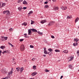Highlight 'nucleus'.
Masks as SVG:
<instances>
[{
    "instance_id": "25",
    "label": "nucleus",
    "mask_w": 79,
    "mask_h": 79,
    "mask_svg": "<svg viewBox=\"0 0 79 79\" xmlns=\"http://www.w3.org/2000/svg\"><path fill=\"white\" fill-rule=\"evenodd\" d=\"M6 53L9 54V53H10V51L7 50L6 51Z\"/></svg>"
},
{
    "instance_id": "47",
    "label": "nucleus",
    "mask_w": 79,
    "mask_h": 79,
    "mask_svg": "<svg viewBox=\"0 0 79 79\" xmlns=\"http://www.w3.org/2000/svg\"><path fill=\"white\" fill-rule=\"evenodd\" d=\"M17 72H19V69H18L17 70Z\"/></svg>"
},
{
    "instance_id": "51",
    "label": "nucleus",
    "mask_w": 79,
    "mask_h": 79,
    "mask_svg": "<svg viewBox=\"0 0 79 79\" xmlns=\"http://www.w3.org/2000/svg\"><path fill=\"white\" fill-rule=\"evenodd\" d=\"M77 54H79V50L77 51Z\"/></svg>"
},
{
    "instance_id": "21",
    "label": "nucleus",
    "mask_w": 79,
    "mask_h": 79,
    "mask_svg": "<svg viewBox=\"0 0 79 79\" xmlns=\"http://www.w3.org/2000/svg\"><path fill=\"white\" fill-rule=\"evenodd\" d=\"M23 4H25V5H27V2L26 1H24L23 2Z\"/></svg>"
},
{
    "instance_id": "10",
    "label": "nucleus",
    "mask_w": 79,
    "mask_h": 79,
    "mask_svg": "<svg viewBox=\"0 0 79 79\" xmlns=\"http://www.w3.org/2000/svg\"><path fill=\"white\" fill-rule=\"evenodd\" d=\"M36 74H37V73L34 72L31 74V76H35Z\"/></svg>"
},
{
    "instance_id": "48",
    "label": "nucleus",
    "mask_w": 79,
    "mask_h": 79,
    "mask_svg": "<svg viewBox=\"0 0 79 79\" xmlns=\"http://www.w3.org/2000/svg\"><path fill=\"white\" fill-rule=\"evenodd\" d=\"M63 76H61L60 77V79H61L62 78H63Z\"/></svg>"
},
{
    "instance_id": "33",
    "label": "nucleus",
    "mask_w": 79,
    "mask_h": 79,
    "mask_svg": "<svg viewBox=\"0 0 79 79\" xmlns=\"http://www.w3.org/2000/svg\"><path fill=\"white\" fill-rule=\"evenodd\" d=\"M27 23L24 22V25L25 26H27Z\"/></svg>"
},
{
    "instance_id": "36",
    "label": "nucleus",
    "mask_w": 79,
    "mask_h": 79,
    "mask_svg": "<svg viewBox=\"0 0 79 79\" xmlns=\"http://www.w3.org/2000/svg\"><path fill=\"white\" fill-rule=\"evenodd\" d=\"M73 58L74 57H73L71 58L69 60V61H72V60H73Z\"/></svg>"
},
{
    "instance_id": "52",
    "label": "nucleus",
    "mask_w": 79,
    "mask_h": 79,
    "mask_svg": "<svg viewBox=\"0 0 79 79\" xmlns=\"http://www.w3.org/2000/svg\"><path fill=\"white\" fill-rule=\"evenodd\" d=\"M33 60H34V61H35V58H33Z\"/></svg>"
},
{
    "instance_id": "40",
    "label": "nucleus",
    "mask_w": 79,
    "mask_h": 79,
    "mask_svg": "<svg viewBox=\"0 0 79 79\" xmlns=\"http://www.w3.org/2000/svg\"><path fill=\"white\" fill-rule=\"evenodd\" d=\"M51 37L52 39H54L55 38V37L53 35H51Z\"/></svg>"
},
{
    "instance_id": "22",
    "label": "nucleus",
    "mask_w": 79,
    "mask_h": 79,
    "mask_svg": "<svg viewBox=\"0 0 79 79\" xmlns=\"http://www.w3.org/2000/svg\"><path fill=\"white\" fill-rule=\"evenodd\" d=\"M48 50L50 52H53V49H51V48H50L48 49Z\"/></svg>"
},
{
    "instance_id": "23",
    "label": "nucleus",
    "mask_w": 79,
    "mask_h": 79,
    "mask_svg": "<svg viewBox=\"0 0 79 79\" xmlns=\"http://www.w3.org/2000/svg\"><path fill=\"white\" fill-rule=\"evenodd\" d=\"M32 13H33V11H32V10H31L28 14V15H30L31 14H32Z\"/></svg>"
},
{
    "instance_id": "60",
    "label": "nucleus",
    "mask_w": 79,
    "mask_h": 79,
    "mask_svg": "<svg viewBox=\"0 0 79 79\" xmlns=\"http://www.w3.org/2000/svg\"><path fill=\"white\" fill-rule=\"evenodd\" d=\"M22 25H24V23L22 24Z\"/></svg>"
},
{
    "instance_id": "37",
    "label": "nucleus",
    "mask_w": 79,
    "mask_h": 79,
    "mask_svg": "<svg viewBox=\"0 0 79 79\" xmlns=\"http://www.w3.org/2000/svg\"><path fill=\"white\" fill-rule=\"evenodd\" d=\"M23 40H24V39H20L19 40L20 42H22V41H23Z\"/></svg>"
},
{
    "instance_id": "19",
    "label": "nucleus",
    "mask_w": 79,
    "mask_h": 79,
    "mask_svg": "<svg viewBox=\"0 0 79 79\" xmlns=\"http://www.w3.org/2000/svg\"><path fill=\"white\" fill-rule=\"evenodd\" d=\"M44 8H49V6L48 5H47L44 6Z\"/></svg>"
},
{
    "instance_id": "62",
    "label": "nucleus",
    "mask_w": 79,
    "mask_h": 79,
    "mask_svg": "<svg viewBox=\"0 0 79 79\" xmlns=\"http://www.w3.org/2000/svg\"><path fill=\"white\" fill-rule=\"evenodd\" d=\"M77 54L78 56H79V53H78V54Z\"/></svg>"
},
{
    "instance_id": "46",
    "label": "nucleus",
    "mask_w": 79,
    "mask_h": 79,
    "mask_svg": "<svg viewBox=\"0 0 79 79\" xmlns=\"http://www.w3.org/2000/svg\"><path fill=\"white\" fill-rule=\"evenodd\" d=\"M44 4H47L48 3V2H44Z\"/></svg>"
},
{
    "instance_id": "15",
    "label": "nucleus",
    "mask_w": 79,
    "mask_h": 79,
    "mask_svg": "<svg viewBox=\"0 0 79 79\" xmlns=\"http://www.w3.org/2000/svg\"><path fill=\"white\" fill-rule=\"evenodd\" d=\"M74 41L76 42H77L79 40V39L77 38H76V39L75 38L74 39Z\"/></svg>"
},
{
    "instance_id": "41",
    "label": "nucleus",
    "mask_w": 79,
    "mask_h": 79,
    "mask_svg": "<svg viewBox=\"0 0 79 79\" xmlns=\"http://www.w3.org/2000/svg\"><path fill=\"white\" fill-rule=\"evenodd\" d=\"M23 10H26V9H27V7H23Z\"/></svg>"
},
{
    "instance_id": "45",
    "label": "nucleus",
    "mask_w": 79,
    "mask_h": 79,
    "mask_svg": "<svg viewBox=\"0 0 79 79\" xmlns=\"http://www.w3.org/2000/svg\"><path fill=\"white\" fill-rule=\"evenodd\" d=\"M44 51L47 50L46 49V48H45V47H44Z\"/></svg>"
},
{
    "instance_id": "43",
    "label": "nucleus",
    "mask_w": 79,
    "mask_h": 79,
    "mask_svg": "<svg viewBox=\"0 0 79 79\" xmlns=\"http://www.w3.org/2000/svg\"><path fill=\"white\" fill-rule=\"evenodd\" d=\"M6 53V51H5L2 52V54H4V53Z\"/></svg>"
},
{
    "instance_id": "3",
    "label": "nucleus",
    "mask_w": 79,
    "mask_h": 79,
    "mask_svg": "<svg viewBox=\"0 0 79 79\" xmlns=\"http://www.w3.org/2000/svg\"><path fill=\"white\" fill-rule=\"evenodd\" d=\"M13 68H12L11 69V71L10 72H8V76H10V75L11 76L12 75V73H13Z\"/></svg>"
},
{
    "instance_id": "38",
    "label": "nucleus",
    "mask_w": 79,
    "mask_h": 79,
    "mask_svg": "<svg viewBox=\"0 0 79 79\" xmlns=\"http://www.w3.org/2000/svg\"><path fill=\"white\" fill-rule=\"evenodd\" d=\"M45 72H46V73H47V72H49V70L46 69L45 70Z\"/></svg>"
},
{
    "instance_id": "49",
    "label": "nucleus",
    "mask_w": 79,
    "mask_h": 79,
    "mask_svg": "<svg viewBox=\"0 0 79 79\" xmlns=\"http://www.w3.org/2000/svg\"><path fill=\"white\" fill-rule=\"evenodd\" d=\"M75 44L76 45V46H77V45H78V43H77V42H76V44Z\"/></svg>"
},
{
    "instance_id": "2",
    "label": "nucleus",
    "mask_w": 79,
    "mask_h": 79,
    "mask_svg": "<svg viewBox=\"0 0 79 79\" xmlns=\"http://www.w3.org/2000/svg\"><path fill=\"white\" fill-rule=\"evenodd\" d=\"M1 72L2 74H6L8 73L7 70L5 69H3L1 70Z\"/></svg>"
},
{
    "instance_id": "31",
    "label": "nucleus",
    "mask_w": 79,
    "mask_h": 79,
    "mask_svg": "<svg viewBox=\"0 0 79 79\" xmlns=\"http://www.w3.org/2000/svg\"><path fill=\"white\" fill-rule=\"evenodd\" d=\"M44 54L47 55V50L44 51Z\"/></svg>"
},
{
    "instance_id": "63",
    "label": "nucleus",
    "mask_w": 79,
    "mask_h": 79,
    "mask_svg": "<svg viewBox=\"0 0 79 79\" xmlns=\"http://www.w3.org/2000/svg\"><path fill=\"white\" fill-rule=\"evenodd\" d=\"M5 1L6 2H8V0H5Z\"/></svg>"
},
{
    "instance_id": "28",
    "label": "nucleus",
    "mask_w": 79,
    "mask_h": 79,
    "mask_svg": "<svg viewBox=\"0 0 79 79\" xmlns=\"http://www.w3.org/2000/svg\"><path fill=\"white\" fill-rule=\"evenodd\" d=\"M69 68H70V69H72V68H73V67H72V66H71V65H69Z\"/></svg>"
},
{
    "instance_id": "16",
    "label": "nucleus",
    "mask_w": 79,
    "mask_h": 79,
    "mask_svg": "<svg viewBox=\"0 0 79 79\" xmlns=\"http://www.w3.org/2000/svg\"><path fill=\"white\" fill-rule=\"evenodd\" d=\"M2 39H4L6 40H7V39H8L7 37H4V36H2Z\"/></svg>"
},
{
    "instance_id": "54",
    "label": "nucleus",
    "mask_w": 79,
    "mask_h": 79,
    "mask_svg": "<svg viewBox=\"0 0 79 79\" xmlns=\"http://www.w3.org/2000/svg\"><path fill=\"white\" fill-rule=\"evenodd\" d=\"M19 68H20L19 67H18V68L17 67L16 68V69L17 70V69H19Z\"/></svg>"
},
{
    "instance_id": "11",
    "label": "nucleus",
    "mask_w": 79,
    "mask_h": 79,
    "mask_svg": "<svg viewBox=\"0 0 79 79\" xmlns=\"http://www.w3.org/2000/svg\"><path fill=\"white\" fill-rule=\"evenodd\" d=\"M79 17H77L75 20V23H76L77 22L79 21Z\"/></svg>"
},
{
    "instance_id": "56",
    "label": "nucleus",
    "mask_w": 79,
    "mask_h": 79,
    "mask_svg": "<svg viewBox=\"0 0 79 79\" xmlns=\"http://www.w3.org/2000/svg\"><path fill=\"white\" fill-rule=\"evenodd\" d=\"M52 2H56V0H52Z\"/></svg>"
},
{
    "instance_id": "5",
    "label": "nucleus",
    "mask_w": 79,
    "mask_h": 79,
    "mask_svg": "<svg viewBox=\"0 0 79 79\" xmlns=\"http://www.w3.org/2000/svg\"><path fill=\"white\" fill-rule=\"evenodd\" d=\"M3 13L4 15H5V14H6V15H10V11H9V10L4 11H3Z\"/></svg>"
},
{
    "instance_id": "6",
    "label": "nucleus",
    "mask_w": 79,
    "mask_h": 79,
    "mask_svg": "<svg viewBox=\"0 0 79 79\" xmlns=\"http://www.w3.org/2000/svg\"><path fill=\"white\" fill-rule=\"evenodd\" d=\"M20 69V73L21 74L22 73H23V70H24V67H22L21 68H19Z\"/></svg>"
},
{
    "instance_id": "58",
    "label": "nucleus",
    "mask_w": 79,
    "mask_h": 79,
    "mask_svg": "<svg viewBox=\"0 0 79 79\" xmlns=\"http://www.w3.org/2000/svg\"><path fill=\"white\" fill-rule=\"evenodd\" d=\"M49 53H50L49 52H47V54H49Z\"/></svg>"
},
{
    "instance_id": "50",
    "label": "nucleus",
    "mask_w": 79,
    "mask_h": 79,
    "mask_svg": "<svg viewBox=\"0 0 79 79\" xmlns=\"http://www.w3.org/2000/svg\"><path fill=\"white\" fill-rule=\"evenodd\" d=\"M1 53H2V50H0V55H1Z\"/></svg>"
},
{
    "instance_id": "55",
    "label": "nucleus",
    "mask_w": 79,
    "mask_h": 79,
    "mask_svg": "<svg viewBox=\"0 0 79 79\" xmlns=\"http://www.w3.org/2000/svg\"><path fill=\"white\" fill-rule=\"evenodd\" d=\"M43 56H44V57H46V55H43Z\"/></svg>"
},
{
    "instance_id": "44",
    "label": "nucleus",
    "mask_w": 79,
    "mask_h": 79,
    "mask_svg": "<svg viewBox=\"0 0 79 79\" xmlns=\"http://www.w3.org/2000/svg\"><path fill=\"white\" fill-rule=\"evenodd\" d=\"M8 45H12V44H11V43H10V42H8Z\"/></svg>"
},
{
    "instance_id": "29",
    "label": "nucleus",
    "mask_w": 79,
    "mask_h": 79,
    "mask_svg": "<svg viewBox=\"0 0 79 79\" xmlns=\"http://www.w3.org/2000/svg\"><path fill=\"white\" fill-rule=\"evenodd\" d=\"M9 31H10V32H11V31H13V29L12 28H11L9 29Z\"/></svg>"
},
{
    "instance_id": "26",
    "label": "nucleus",
    "mask_w": 79,
    "mask_h": 79,
    "mask_svg": "<svg viewBox=\"0 0 79 79\" xmlns=\"http://www.w3.org/2000/svg\"><path fill=\"white\" fill-rule=\"evenodd\" d=\"M59 9V8L58 7H55L54 8V9L55 10H58Z\"/></svg>"
},
{
    "instance_id": "57",
    "label": "nucleus",
    "mask_w": 79,
    "mask_h": 79,
    "mask_svg": "<svg viewBox=\"0 0 79 79\" xmlns=\"http://www.w3.org/2000/svg\"><path fill=\"white\" fill-rule=\"evenodd\" d=\"M2 79H6V77L3 78H2Z\"/></svg>"
},
{
    "instance_id": "32",
    "label": "nucleus",
    "mask_w": 79,
    "mask_h": 79,
    "mask_svg": "<svg viewBox=\"0 0 79 79\" xmlns=\"http://www.w3.org/2000/svg\"><path fill=\"white\" fill-rule=\"evenodd\" d=\"M31 24H33L35 22L32 20H31Z\"/></svg>"
},
{
    "instance_id": "34",
    "label": "nucleus",
    "mask_w": 79,
    "mask_h": 79,
    "mask_svg": "<svg viewBox=\"0 0 79 79\" xmlns=\"http://www.w3.org/2000/svg\"><path fill=\"white\" fill-rule=\"evenodd\" d=\"M24 37H25V38H28L29 37V36L27 35H26L24 36Z\"/></svg>"
},
{
    "instance_id": "4",
    "label": "nucleus",
    "mask_w": 79,
    "mask_h": 79,
    "mask_svg": "<svg viewBox=\"0 0 79 79\" xmlns=\"http://www.w3.org/2000/svg\"><path fill=\"white\" fill-rule=\"evenodd\" d=\"M20 49L21 51H24V45L22 44L20 46Z\"/></svg>"
},
{
    "instance_id": "24",
    "label": "nucleus",
    "mask_w": 79,
    "mask_h": 79,
    "mask_svg": "<svg viewBox=\"0 0 79 79\" xmlns=\"http://www.w3.org/2000/svg\"><path fill=\"white\" fill-rule=\"evenodd\" d=\"M37 32H38L40 35H42V34H43V33L40 32V31H37Z\"/></svg>"
},
{
    "instance_id": "61",
    "label": "nucleus",
    "mask_w": 79,
    "mask_h": 79,
    "mask_svg": "<svg viewBox=\"0 0 79 79\" xmlns=\"http://www.w3.org/2000/svg\"><path fill=\"white\" fill-rule=\"evenodd\" d=\"M10 46L11 47H13V45H12H12H10Z\"/></svg>"
},
{
    "instance_id": "27",
    "label": "nucleus",
    "mask_w": 79,
    "mask_h": 79,
    "mask_svg": "<svg viewBox=\"0 0 79 79\" xmlns=\"http://www.w3.org/2000/svg\"><path fill=\"white\" fill-rule=\"evenodd\" d=\"M23 0H18V3H20V2H23Z\"/></svg>"
},
{
    "instance_id": "17",
    "label": "nucleus",
    "mask_w": 79,
    "mask_h": 79,
    "mask_svg": "<svg viewBox=\"0 0 79 79\" xmlns=\"http://www.w3.org/2000/svg\"><path fill=\"white\" fill-rule=\"evenodd\" d=\"M63 52L65 53H68V51L67 50H64L63 51Z\"/></svg>"
},
{
    "instance_id": "1",
    "label": "nucleus",
    "mask_w": 79,
    "mask_h": 79,
    "mask_svg": "<svg viewBox=\"0 0 79 79\" xmlns=\"http://www.w3.org/2000/svg\"><path fill=\"white\" fill-rule=\"evenodd\" d=\"M55 23V22L51 21L48 24V26L49 27H50V26H51L53 25V24H54Z\"/></svg>"
},
{
    "instance_id": "13",
    "label": "nucleus",
    "mask_w": 79,
    "mask_h": 79,
    "mask_svg": "<svg viewBox=\"0 0 79 79\" xmlns=\"http://www.w3.org/2000/svg\"><path fill=\"white\" fill-rule=\"evenodd\" d=\"M62 9L63 10H66V9H67V7L66 6H63L62 7Z\"/></svg>"
},
{
    "instance_id": "9",
    "label": "nucleus",
    "mask_w": 79,
    "mask_h": 79,
    "mask_svg": "<svg viewBox=\"0 0 79 79\" xmlns=\"http://www.w3.org/2000/svg\"><path fill=\"white\" fill-rule=\"evenodd\" d=\"M28 35H31L32 34V32H31V29H30L28 30Z\"/></svg>"
},
{
    "instance_id": "64",
    "label": "nucleus",
    "mask_w": 79,
    "mask_h": 79,
    "mask_svg": "<svg viewBox=\"0 0 79 79\" xmlns=\"http://www.w3.org/2000/svg\"><path fill=\"white\" fill-rule=\"evenodd\" d=\"M32 79H35L34 78H31Z\"/></svg>"
},
{
    "instance_id": "42",
    "label": "nucleus",
    "mask_w": 79,
    "mask_h": 79,
    "mask_svg": "<svg viewBox=\"0 0 79 79\" xmlns=\"http://www.w3.org/2000/svg\"><path fill=\"white\" fill-rule=\"evenodd\" d=\"M74 47H76V44H75V43H74L73 44Z\"/></svg>"
},
{
    "instance_id": "35",
    "label": "nucleus",
    "mask_w": 79,
    "mask_h": 79,
    "mask_svg": "<svg viewBox=\"0 0 79 79\" xmlns=\"http://www.w3.org/2000/svg\"><path fill=\"white\" fill-rule=\"evenodd\" d=\"M33 69H36V66L34 65L33 66Z\"/></svg>"
},
{
    "instance_id": "7",
    "label": "nucleus",
    "mask_w": 79,
    "mask_h": 79,
    "mask_svg": "<svg viewBox=\"0 0 79 79\" xmlns=\"http://www.w3.org/2000/svg\"><path fill=\"white\" fill-rule=\"evenodd\" d=\"M31 30L33 32H37V30L36 29L33 28V29H31Z\"/></svg>"
},
{
    "instance_id": "39",
    "label": "nucleus",
    "mask_w": 79,
    "mask_h": 79,
    "mask_svg": "<svg viewBox=\"0 0 79 79\" xmlns=\"http://www.w3.org/2000/svg\"><path fill=\"white\" fill-rule=\"evenodd\" d=\"M30 48H34V46H33V45H30Z\"/></svg>"
},
{
    "instance_id": "14",
    "label": "nucleus",
    "mask_w": 79,
    "mask_h": 79,
    "mask_svg": "<svg viewBox=\"0 0 79 79\" xmlns=\"http://www.w3.org/2000/svg\"><path fill=\"white\" fill-rule=\"evenodd\" d=\"M18 9L20 11H21V12L22 11L21 10H23V8H22V7H19L18 8Z\"/></svg>"
},
{
    "instance_id": "12",
    "label": "nucleus",
    "mask_w": 79,
    "mask_h": 79,
    "mask_svg": "<svg viewBox=\"0 0 79 79\" xmlns=\"http://www.w3.org/2000/svg\"><path fill=\"white\" fill-rule=\"evenodd\" d=\"M6 5V3H2V7H5Z\"/></svg>"
},
{
    "instance_id": "8",
    "label": "nucleus",
    "mask_w": 79,
    "mask_h": 79,
    "mask_svg": "<svg viewBox=\"0 0 79 79\" xmlns=\"http://www.w3.org/2000/svg\"><path fill=\"white\" fill-rule=\"evenodd\" d=\"M46 22H47L46 19L42 20L40 21V23H41V24H44V23H46Z\"/></svg>"
},
{
    "instance_id": "18",
    "label": "nucleus",
    "mask_w": 79,
    "mask_h": 79,
    "mask_svg": "<svg viewBox=\"0 0 79 79\" xmlns=\"http://www.w3.org/2000/svg\"><path fill=\"white\" fill-rule=\"evenodd\" d=\"M71 18H72V16L71 15L68 16L67 17V19H71Z\"/></svg>"
},
{
    "instance_id": "53",
    "label": "nucleus",
    "mask_w": 79,
    "mask_h": 79,
    "mask_svg": "<svg viewBox=\"0 0 79 79\" xmlns=\"http://www.w3.org/2000/svg\"><path fill=\"white\" fill-rule=\"evenodd\" d=\"M24 35H27V34L26 33H25L23 34Z\"/></svg>"
},
{
    "instance_id": "20",
    "label": "nucleus",
    "mask_w": 79,
    "mask_h": 79,
    "mask_svg": "<svg viewBox=\"0 0 79 79\" xmlns=\"http://www.w3.org/2000/svg\"><path fill=\"white\" fill-rule=\"evenodd\" d=\"M5 48V46H1L0 47V48H1V49H2L3 50V49H4Z\"/></svg>"
},
{
    "instance_id": "59",
    "label": "nucleus",
    "mask_w": 79,
    "mask_h": 79,
    "mask_svg": "<svg viewBox=\"0 0 79 79\" xmlns=\"http://www.w3.org/2000/svg\"><path fill=\"white\" fill-rule=\"evenodd\" d=\"M31 60H32L33 61H34V59H33V58L32 59H31Z\"/></svg>"
},
{
    "instance_id": "30",
    "label": "nucleus",
    "mask_w": 79,
    "mask_h": 79,
    "mask_svg": "<svg viewBox=\"0 0 79 79\" xmlns=\"http://www.w3.org/2000/svg\"><path fill=\"white\" fill-rule=\"evenodd\" d=\"M55 52H60V51L58 49H56L55 50Z\"/></svg>"
}]
</instances>
